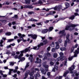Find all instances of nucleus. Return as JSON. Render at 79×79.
Instances as JSON below:
<instances>
[{
  "mask_svg": "<svg viewBox=\"0 0 79 79\" xmlns=\"http://www.w3.org/2000/svg\"><path fill=\"white\" fill-rule=\"evenodd\" d=\"M78 26V24H70L69 25V26L67 25L66 27L65 30H69L70 31H72L73 29H70V27H76V26Z\"/></svg>",
  "mask_w": 79,
  "mask_h": 79,
  "instance_id": "nucleus-1",
  "label": "nucleus"
},
{
  "mask_svg": "<svg viewBox=\"0 0 79 79\" xmlns=\"http://www.w3.org/2000/svg\"><path fill=\"white\" fill-rule=\"evenodd\" d=\"M53 29V27H50L49 29H44L42 31V33L43 34H46L47 32H51Z\"/></svg>",
  "mask_w": 79,
  "mask_h": 79,
  "instance_id": "nucleus-2",
  "label": "nucleus"
},
{
  "mask_svg": "<svg viewBox=\"0 0 79 79\" xmlns=\"http://www.w3.org/2000/svg\"><path fill=\"white\" fill-rule=\"evenodd\" d=\"M79 51L76 50L74 52V55L73 56H69L68 58V60L69 61H71L73 59V58L74 57H76L77 56V55L79 53Z\"/></svg>",
  "mask_w": 79,
  "mask_h": 79,
  "instance_id": "nucleus-3",
  "label": "nucleus"
},
{
  "mask_svg": "<svg viewBox=\"0 0 79 79\" xmlns=\"http://www.w3.org/2000/svg\"><path fill=\"white\" fill-rule=\"evenodd\" d=\"M28 36L29 37H31V38H32L33 40H36V39H37V35L35 34H28Z\"/></svg>",
  "mask_w": 79,
  "mask_h": 79,
  "instance_id": "nucleus-4",
  "label": "nucleus"
},
{
  "mask_svg": "<svg viewBox=\"0 0 79 79\" xmlns=\"http://www.w3.org/2000/svg\"><path fill=\"white\" fill-rule=\"evenodd\" d=\"M56 64H59V62H56V64L55 65L54 68L52 69V71L54 72H55V69H56V71H58V65Z\"/></svg>",
  "mask_w": 79,
  "mask_h": 79,
  "instance_id": "nucleus-5",
  "label": "nucleus"
},
{
  "mask_svg": "<svg viewBox=\"0 0 79 79\" xmlns=\"http://www.w3.org/2000/svg\"><path fill=\"white\" fill-rule=\"evenodd\" d=\"M62 8V6L61 5L56 6L54 9L55 10H57V11H60V10Z\"/></svg>",
  "mask_w": 79,
  "mask_h": 79,
  "instance_id": "nucleus-6",
  "label": "nucleus"
},
{
  "mask_svg": "<svg viewBox=\"0 0 79 79\" xmlns=\"http://www.w3.org/2000/svg\"><path fill=\"white\" fill-rule=\"evenodd\" d=\"M23 56V53H21L20 55L19 56L18 59L20 60V61H24L25 58L24 57H22Z\"/></svg>",
  "mask_w": 79,
  "mask_h": 79,
  "instance_id": "nucleus-7",
  "label": "nucleus"
},
{
  "mask_svg": "<svg viewBox=\"0 0 79 79\" xmlns=\"http://www.w3.org/2000/svg\"><path fill=\"white\" fill-rule=\"evenodd\" d=\"M36 60L35 62V63H42V60L39 57L36 58Z\"/></svg>",
  "mask_w": 79,
  "mask_h": 79,
  "instance_id": "nucleus-8",
  "label": "nucleus"
},
{
  "mask_svg": "<svg viewBox=\"0 0 79 79\" xmlns=\"http://www.w3.org/2000/svg\"><path fill=\"white\" fill-rule=\"evenodd\" d=\"M74 69H75V67L74 65H72L71 67L69 68V70L70 71H73Z\"/></svg>",
  "mask_w": 79,
  "mask_h": 79,
  "instance_id": "nucleus-9",
  "label": "nucleus"
},
{
  "mask_svg": "<svg viewBox=\"0 0 79 79\" xmlns=\"http://www.w3.org/2000/svg\"><path fill=\"white\" fill-rule=\"evenodd\" d=\"M55 13H56V12H55V11H51L49 12V14H47L46 15H47V16H48L49 15H52L55 14Z\"/></svg>",
  "mask_w": 79,
  "mask_h": 79,
  "instance_id": "nucleus-10",
  "label": "nucleus"
},
{
  "mask_svg": "<svg viewBox=\"0 0 79 79\" xmlns=\"http://www.w3.org/2000/svg\"><path fill=\"white\" fill-rule=\"evenodd\" d=\"M29 51V50H28L27 48H26L24 50L21 51L20 52L21 53H26V52H27Z\"/></svg>",
  "mask_w": 79,
  "mask_h": 79,
  "instance_id": "nucleus-11",
  "label": "nucleus"
},
{
  "mask_svg": "<svg viewBox=\"0 0 79 79\" xmlns=\"http://www.w3.org/2000/svg\"><path fill=\"white\" fill-rule=\"evenodd\" d=\"M44 44V45H46L47 44H48V40L47 39L44 40H41V42H42Z\"/></svg>",
  "mask_w": 79,
  "mask_h": 79,
  "instance_id": "nucleus-12",
  "label": "nucleus"
},
{
  "mask_svg": "<svg viewBox=\"0 0 79 79\" xmlns=\"http://www.w3.org/2000/svg\"><path fill=\"white\" fill-rule=\"evenodd\" d=\"M65 30H64L62 31H60L59 32V34H62L63 35L65 36L66 35V33H65Z\"/></svg>",
  "mask_w": 79,
  "mask_h": 79,
  "instance_id": "nucleus-13",
  "label": "nucleus"
},
{
  "mask_svg": "<svg viewBox=\"0 0 79 79\" xmlns=\"http://www.w3.org/2000/svg\"><path fill=\"white\" fill-rule=\"evenodd\" d=\"M58 61H60L61 60V61H63V60H64V58L63 57H59L57 59Z\"/></svg>",
  "mask_w": 79,
  "mask_h": 79,
  "instance_id": "nucleus-14",
  "label": "nucleus"
},
{
  "mask_svg": "<svg viewBox=\"0 0 79 79\" xmlns=\"http://www.w3.org/2000/svg\"><path fill=\"white\" fill-rule=\"evenodd\" d=\"M65 5L66 6V8H64V10L67 9V8H69V4L68 2H66V3H65Z\"/></svg>",
  "mask_w": 79,
  "mask_h": 79,
  "instance_id": "nucleus-15",
  "label": "nucleus"
},
{
  "mask_svg": "<svg viewBox=\"0 0 79 79\" xmlns=\"http://www.w3.org/2000/svg\"><path fill=\"white\" fill-rule=\"evenodd\" d=\"M56 44V49H58L60 48V46H59V44L58 42H56L55 43Z\"/></svg>",
  "mask_w": 79,
  "mask_h": 79,
  "instance_id": "nucleus-16",
  "label": "nucleus"
},
{
  "mask_svg": "<svg viewBox=\"0 0 79 79\" xmlns=\"http://www.w3.org/2000/svg\"><path fill=\"white\" fill-rule=\"evenodd\" d=\"M28 21H34V22H37L38 20L34 19L32 18L31 19H30L28 20Z\"/></svg>",
  "mask_w": 79,
  "mask_h": 79,
  "instance_id": "nucleus-17",
  "label": "nucleus"
},
{
  "mask_svg": "<svg viewBox=\"0 0 79 79\" xmlns=\"http://www.w3.org/2000/svg\"><path fill=\"white\" fill-rule=\"evenodd\" d=\"M29 66V62H28L26 63V65L25 67L24 70H26V69Z\"/></svg>",
  "mask_w": 79,
  "mask_h": 79,
  "instance_id": "nucleus-18",
  "label": "nucleus"
},
{
  "mask_svg": "<svg viewBox=\"0 0 79 79\" xmlns=\"http://www.w3.org/2000/svg\"><path fill=\"white\" fill-rule=\"evenodd\" d=\"M40 70L42 74H46V72L45 71L44 69L43 68H41Z\"/></svg>",
  "mask_w": 79,
  "mask_h": 79,
  "instance_id": "nucleus-19",
  "label": "nucleus"
},
{
  "mask_svg": "<svg viewBox=\"0 0 79 79\" xmlns=\"http://www.w3.org/2000/svg\"><path fill=\"white\" fill-rule=\"evenodd\" d=\"M24 38L23 37H20L19 39H18L17 41L18 43H19L20 42L22 41V40H23Z\"/></svg>",
  "mask_w": 79,
  "mask_h": 79,
  "instance_id": "nucleus-20",
  "label": "nucleus"
},
{
  "mask_svg": "<svg viewBox=\"0 0 79 79\" xmlns=\"http://www.w3.org/2000/svg\"><path fill=\"white\" fill-rule=\"evenodd\" d=\"M24 8H33V7L31 6L26 5L25 6Z\"/></svg>",
  "mask_w": 79,
  "mask_h": 79,
  "instance_id": "nucleus-21",
  "label": "nucleus"
},
{
  "mask_svg": "<svg viewBox=\"0 0 79 79\" xmlns=\"http://www.w3.org/2000/svg\"><path fill=\"white\" fill-rule=\"evenodd\" d=\"M5 35H7V36H9L10 35H11V32H6L5 33Z\"/></svg>",
  "mask_w": 79,
  "mask_h": 79,
  "instance_id": "nucleus-22",
  "label": "nucleus"
},
{
  "mask_svg": "<svg viewBox=\"0 0 79 79\" xmlns=\"http://www.w3.org/2000/svg\"><path fill=\"white\" fill-rule=\"evenodd\" d=\"M69 73V72L68 70L67 71L65 72L64 73L63 76H64V77H66V75H67V74H68Z\"/></svg>",
  "mask_w": 79,
  "mask_h": 79,
  "instance_id": "nucleus-23",
  "label": "nucleus"
},
{
  "mask_svg": "<svg viewBox=\"0 0 79 79\" xmlns=\"http://www.w3.org/2000/svg\"><path fill=\"white\" fill-rule=\"evenodd\" d=\"M18 35L19 37H25V35H22L21 33H18Z\"/></svg>",
  "mask_w": 79,
  "mask_h": 79,
  "instance_id": "nucleus-24",
  "label": "nucleus"
},
{
  "mask_svg": "<svg viewBox=\"0 0 79 79\" xmlns=\"http://www.w3.org/2000/svg\"><path fill=\"white\" fill-rule=\"evenodd\" d=\"M3 43V40H0V47H3V45L2 44Z\"/></svg>",
  "mask_w": 79,
  "mask_h": 79,
  "instance_id": "nucleus-25",
  "label": "nucleus"
},
{
  "mask_svg": "<svg viewBox=\"0 0 79 79\" xmlns=\"http://www.w3.org/2000/svg\"><path fill=\"white\" fill-rule=\"evenodd\" d=\"M58 56V54L57 53H54L53 55V57L55 58L57 57Z\"/></svg>",
  "mask_w": 79,
  "mask_h": 79,
  "instance_id": "nucleus-26",
  "label": "nucleus"
},
{
  "mask_svg": "<svg viewBox=\"0 0 79 79\" xmlns=\"http://www.w3.org/2000/svg\"><path fill=\"white\" fill-rule=\"evenodd\" d=\"M44 45V43L41 42L40 44L38 45V47H40V46H43Z\"/></svg>",
  "mask_w": 79,
  "mask_h": 79,
  "instance_id": "nucleus-27",
  "label": "nucleus"
},
{
  "mask_svg": "<svg viewBox=\"0 0 79 79\" xmlns=\"http://www.w3.org/2000/svg\"><path fill=\"white\" fill-rule=\"evenodd\" d=\"M69 35L67 34L66 37V38L67 39V40H67V42H69Z\"/></svg>",
  "mask_w": 79,
  "mask_h": 79,
  "instance_id": "nucleus-28",
  "label": "nucleus"
},
{
  "mask_svg": "<svg viewBox=\"0 0 79 79\" xmlns=\"http://www.w3.org/2000/svg\"><path fill=\"white\" fill-rule=\"evenodd\" d=\"M25 2L26 4L28 5V4H29L31 3V1L30 0H25Z\"/></svg>",
  "mask_w": 79,
  "mask_h": 79,
  "instance_id": "nucleus-29",
  "label": "nucleus"
},
{
  "mask_svg": "<svg viewBox=\"0 0 79 79\" xmlns=\"http://www.w3.org/2000/svg\"><path fill=\"white\" fill-rule=\"evenodd\" d=\"M28 60H30L31 62L32 63L34 61V58H31V57H29L28 58Z\"/></svg>",
  "mask_w": 79,
  "mask_h": 79,
  "instance_id": "nucleus-30",
  "label": "nucleus"
},
{
  "mask_svg": "<svg viewBox=\"0 0 79 79\" xmlns=\"http://www.w3.org/2000/svg\"><path fill=\"white\" fill-rule=\"evenodd\" d=\"M74 17H75V16H74V15H73L71 17L69 18V19H71V20H73L74 19Z\"/></svg>",
  "mask_w": 79,
  "mask_h": 79,
  "instance_id": "nucleus-31",
  "label": "nucleus"
},
{
  "mask_svg": "<svg viewBox=\"0 0 79 79\" xmlns=\"http://www.w3.org/2000/svg\"><path fill=\"white\" fill-rule=\"evenodd\" d=\"M9 63H10V65L11 66H13V65H14L15 64V63L13 62H10Z\"/></svg>",
  "mask_w": 79,
  "mask_h": 79,
  "instance_id": "nucleus-32",
  "label": "nucleus"
},
{
  "mask_svg": "<svg viewBox=\"0 0 79 79\" xmlns=\"http://www.w3.org/2000/svg\"><path fill=\"white\" fill-rule=\"evenodd\" d=\"M60 49L61 51H64V50H66V48L64 47L60 48Z\"/></svg>",
  "mask_w": 79,
  "mask_h": 79,
  "instance_id": "nucleus-33",
  "label": "nucleus"
},
{
  "mask_svg": "<svg viewBox=\"0 0 79 79\" xmlns=\"http://www.w3.org/2000/svg\"><path fill=\"white\" fill-rule=\"evenodd\" d=\"M12 18H15L17 19H18V15H15L14 16L12 17Z\"/></svg>",
  "mask_w": 79,
  "mask_h": 79,
  "instance_id": "nucleus-34",
  "label": "nucleus"
},
{
  "mask_svg": "<svg viewBox=\"0 0 79 79\" xmlns=\"http://www.w3.org/2000/svg\"><path fill=\"white\" fill-rule=\"evenodd\" d=\"M43 24V23H42V22H41L39 23H36V25H37V26H39L40 25H41V26H42Z\"/></svg>",
  "mask_w": 79,
  "mask_h": 79,
  "instance_id": "nucleus-35",
  "label": "nucleus"
},
{
  "mask_svg": "<svg viewBox=\"0 0 79 79\" xmlns=\"http://www.w3.org/2000/svg\"><path fill=\"white\" fill-rule=\"evenodd\" d=\"M60 57H63L64 58V56H63V53L62 52H60Z\"/></svg>",
  "mask_w": 79,
  "mask_h": 79,
  "instance_id": "nucleus-36",
  "label": "nucleus"
},
{
  "mask_svg": "<svg viewBox=\"0 0 79 79\" xmlns=\"http://www.w3.org/2000/svg\"><path fill=\"white\" fill-rule=\"evenodd\" d=\"M68 42H68V41L67 40L65 41V42L64 43V46L65 47H66V46H67V43H68Z\"/></svg>",
  "mask_w": 79,
  "mask_h": 79,
  "instance_id": "nucleus-37",
  "label": "nucleus"
},
{
  "mask_svg": "<svg viewBox=\"0 0 79 79\" xmlns=\"http://www.w3.org/2000/svg\"><path fill=\"white\" fill-rule=\"evenodd\" d=\"M46 55L48 57H50L51 56V54L49 52H48L46 54Z\"/></svg>",
  "mask_w": 79,
  "mask_h": 79,
  "instance_id": "nucleus-38",
  "label": "nucleus"
},
{
  "mask_svg": "<svg viewBox=\"0 0 79 79\" xmlns=\"http://www.w3.org/2000/svg\"><path fill=\"white\" fill-rule=\"evenodd\" d=\"M14 40V39H10L8 40L7 42H12V41H13Z\"/></svg>",
  "mask_w": 79,
  "mask_h": 79,
  "instance_id": "nucleus-39",
  "label": "nucleus"
},
{
  "mask_svg": "<svg viewBox=\"0 0 79 79\" xmlns=\"http://www.w3.org/2000/svg\"><path fill=\"white\" fill-rule=\"evenodd\" d=\"M1 21L2 23H6V20H1Z\"/></svg>",
  "mask_w": 79,
  "mask_h": 79,
  "instance_id": "nucleus-40",
  "label": "nucleus"
},
{
  "mask_svg": "<svg viewBox=\"0 0 79 79\" xmlns=\"http://www.w3.org/2000/svg\"><path fill=\"white\" fill-rule=\"evenodd\" d=\"M50 48H51L50 47H48L47 48V52H48L50 50Z\"/></svg>",
  "mask_w": 79,
  "mask_h": 79,
  "instance_id": "nucleus-41",
  "label": "nucleus"
},
{
  "mask_svg": "<svg viewBox=\"0 0 79 79\" xmlns=\"http://www.w3.org/2000/svg\"><path fill=\"white\" fill-rule=\"evenodd\" d=\"M43 66H44V67L45 68H48V65L45 64Z\"/></svg>",
  "mask_w": 79,
  "mask_h": 79,
  "instance_id": "nucleus-42",
  "label": "nucleus"
},
{
  "mask_svg": "<svg viewBox=\"0 0 79 79\" xmlns=\"http://www.w3.org/2000/svg\"><path fill=\"white\" fill-rule=\"evenodd\" d=\"M51 46L52 47H54L55 44H54V42H52V44H51Z\"/></svg>",
  "mask_w": 79,
  "mask_h": 79,
  "instance_id": "nucleus-43",
  "label": "nucleus"
},
{
  "mask_svg": "<svg viewBox=\"0 0 79 79\" xmlns=\"http://www.w3.org/2000/svg\"><path fill=\"white\" fill-rule=\"evenodd\" d=\"M28 13L29 14V15H32V14H34V12L33 11H31L28 12Z\"/></svg>",
  "mask_w": 79,
  "mask_h": 79,
  "instance_id": "nucleus-44",
  "label": "nucleus"
},
{
  "mask_svg": "<svg viewBox=\"0 0 79 79\" xmlns=\"http://www.w3.org/2000/svg\"><path fill=\"white\" fill-rule=\"evenodd\" d=\"M34 74V72H30L29 73V75H30V76H32Z\"/></svg>",
  "mask_w": 79,
  "mask_h": 79,
  "instance_id": "nucleus-45",
  "label": "nucleus"
},
{
  "mask_svg": "<svg viewBox=\"0 0 79 79\" xmlns=\"http://www.w3.org/2000/svg\"><path fill=\"white\" fill-rule=\"evenodd\" d=\"M28 76V74L26 73L25 74V77H24V78L26 79V78H27V77Z\"/></svg>",
  "mask_w": 79,
  "mask_h": 79,
  "instance_id": "nucleus-46",
  "label": "nucleus"
},
{
  "mask_svg": "<svg viewBox=\"0 0 79 79\" xmlns=\"http://www.w3.org/2000/svg\"><path fill=\"white\" fill-rule=\"evenodd\" d=\"M40 37H41V38L42 40H45V36H44V37L40 36Z\"/></svg>",
  "mask_w": 79,
  "mask_h": 79,
  "instance_id": "nucleus-47",
  "label": "nucleus"
},
{
  "mask_svg": "<svg viewBox=\"0 0 79 79\" xmlns=\"http://www.w3.org/2000/svg\"><path fill=\"white\" fill-rule=\"evenodd\" d=\"M56 50L55 48H53L52 50V52H55Z\"/></svg>",
  "mask_w": 79,
  "mask_h": 79,
  "instance_id": "nucleus-48",
  "label": "nucleus"
},
{
  "mask_svg": "<svg viewBox=\"0 0 79 79\" xmlns=\"http://www.w3.org/2000/svg\"><path fill=\"white\" fill-rule=\"evenodd\" d=\"M11 45H9V46H6V48L7 49L9 48H11Z\"/></svg>",
  "mask_w": 79,
  "mask_h": 79,
  "instance_id": "nucleus-49",
  "label": "nucleus"
},
{
  "mask_svg": "<svg viewBox=\"0 0 79 79\" xmlns=\"http://www.w3.org/2000/svg\"><path fill=\"white\" fill-rule=\"evenodd\" d=\"M3 76V77L5 78V77H7V75L6 74H4L2 75Z\"/></svg>",
  "mask_w": 79,
  "mask_h": 79,
  "instance_id": "nucleus-50",
  "label": "nucleus"
},
{
  "mask_svg": "<svg viewBox=\"0 0 79 79\" xmlns=\"http://www.w3.org/2000/svg\"><path fill=\"white\" fill-rule=\"evenodd\" d=\"M0 74H1V76L3 75V71L2 70H0Z\"/></svg>",
  "mask_w": 79,
  "mask_h": 79,
  "instance_id": "nucleus-51",
  "label": "nucleus"
},
{
  "mask_svg": "<svg viewBox=\"0 0 79 79\" xmlns=\"http://www.w3.org/2000/svg\"><path fill=\"white\" fill-rule=\"evenodd\" d=\"M38 57L40 58H43V56L40 55H38Z\"/></svg>",
  "mask_w": 79,
  "mask_h": 79,
  "instance_id": "nucleus-52",
  "label": "nucleus"
},
{
  "mask_svg": "<svg viewBox=\"0 0 79 79\" xmlns=\"http://www.w3.org/2000/svg\"><path fill=\"white\" fill-rule=\"evenodd\" d=\"M47 59V56H45L44 58L43 59V60L45 61V60H46Z\"/></svg>",
  "mask_w": 79,
  "mask_h": 79,
  "instance_id": "nucleus-53",
  "label": "nucleus"
},
{
  "mask_svg": "<svg viewBox=\"0 0 79 79\" xmlns=\"http://www.w3.org/2000/svg\"><path fill=\"white\" fill-rule=\"evenodd\" d=\"M62 42V40L61 39H59V40L58 43L59 44H60V43H61Z\"/></svg>",
  "mask_w": 79,
  "mask_h": 79,
  "instance_id": "nucleus-54",
  "label": "nucleus"
},
{
  "mask_svg": "<svg viewBox=\"0 0 79 79\" xmlns=\"http://www.w3.org/2000/svg\"><path fill=\"white\" fill-rule=\"evenodd\" d=\"M50 65H51L52 66H53V64H54V63H53L52 62H50Z\"/></svg>",
  "mask_w": 79,
  "mask_h": 79,
  "instance_id": "nucleus-55",
  "label": "nucleus"
},
{
  "mask_svg": "<svg viewBox=\"0 0 79 79\" xmlns=\"http://www.w3.org/2000/svg\"><path fill=\"white\" fill-rule=\"evenodd\" d=\"M38 3L39 4H42V2L40 0H39V1L38 2Z\"/></svg>",
  "mask_w": 79,
  "mask_h": 79,
  "instance_id": "nucleus-56",
  "label": "nucleus"
},
{
  "mask_svg": "<svg viewBox=\"0 0 79 79\" xmlns=\"http://www.w3.org/2000/svg\"><path fill=\"white\" fill-rule=\"evenodd\" d=\"M74 50V47H73L71 49V51H72V52H73Z\"/></svg>",
  "mask_w": 79,
  "mask_h": 79,
  "instance_id": "nucleus-57",
  "label": "nucleus"
},
{
  "mask_svg": "<svg viewBox=\"0 0 79 79\" xmlns=\"http://www.w3.org/2000/svg\"><path fill=\"white\" fill-rule=\"evenodd\" d=\"M30 73V71H29V70H27L26 71V73L27 74H28L29 73Z\"/></svg>",
  "mask_w": 79,
  "mask_h": 79,
  "instance_id": "nucleus-58",
  "label": "nucleus"
},
{
  "mask_svg": "<svg viewBox=\"0 0 79 79\" xmlns=\"http://www.w3.org/2000/svg\"><path fill=\"white\" fill-rule=\"evenodd\" d=\"M47 75L48 76H50V72H48V73H47Z\"/></svg>",
  "mask_w": 79,
  "mask_h": 79,
  "instance_id": "nucleus-59",
  "label": "nucleus"
},
{
  "mask_svg": "<svg viewBox=\"0 0 79 79\" xmlns=\"http://www.w3.org/2000/svg\"><path fill=\"white\" fill-rule=\"evenodd\" d=\"M14 58L16 59V58H18V55H16L14 57Z\"/></svg>",
  "mask_w": 79,
  "mask_h": 79,
  "instance_id": "nucleus-60",
  "label": "nucleus"
},
{
  "mask_svg": "<svg viewBox=\"0 0 79 79\" xmlns=\"http://www.w3.org/2000/svg\"><path fill=\"white\" fill-rule=\"evenodd\" d=\"M34 77L33 76H31L30 79H34Z\"/></svg>",
  "mask_w": 79,
  "mask_h": 79,
  "instance_id": "nucleus-61",
  "label": "nucleus"
},
{
  "mask_svg": "<svg viewBox=\"0 0 79 79\" xmlns=\"http://www.w3.org/2000/svg\"><path fill=\"white\" fill-rule=\"evenodd\" d=\"M16 24V22L14 21L12 22V24L13 25H15V24Z\"/></svg>",
  "mask_w": 79,
  "mask_h": 79,
  "instance_id": "nucleus-62",
  "label": "nucleus"
},
{
  "mask_svg": "<svg viewBox=\"0 0 79 79\" xmlns=\"http://www.w3.org/2000/svg\"><path fill=\"white\" fill-rule=\"evenodd\" d=\"M17 74H14V75L13 76V77H15V78H16V77H17Z\"/></svg>",
  "mask_w": 79,
  "mask_h": 79,
  "instance_id": "nucleus-63",
  "label": "nucleus"
},
{
  "mask_svg": "<svg viewBox=\"0 0 79 79\" xmlns=\"http://www.w3.org/2000/svg\"><path fill=\"white\" fill-rule=\"evenodd\" d=\"M15 52H13L12 53V56H15Z\"/></svg>",
  "mask_w": 79,
  "mask_h": 79,
  "instance_id": "nucleus-64",
  "label": "nucleus"
}]
</instances>
